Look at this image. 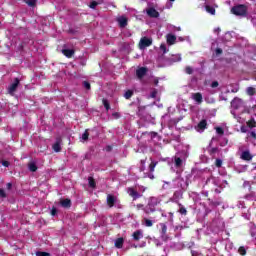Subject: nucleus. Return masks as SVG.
Returning a JSON list of instances; mask_svg holds the SVG:
<instances>
[{"instance_id":"obj_1","label":"nucleus","mask_w":256,"mask_h":256,"mask_svg":"<svg viewBox=\"0 0 256 256\" xmlns=\"http://www.w3.org/2000/svg\"><path fill=\"white\" fill-rule=\"evenodd\" d=\"M231 115H233L234 119L238 121V123H245V119L239 116L240 113H245V102L241 100V98H234L231 101Z\"/></svg>"},{"instance_id":"obj_2","label":"nucleus","mask_w":256,"mask_h":256,"mask_svg":"<svg viewBox=\"0 0 256 256\" xmlns=\"http://www.w3.org/2000/svg\"><path fill=\"white\" fill-rule=\"evenodd\" d=\"M163 201V196L150 197L148 205L144 208V212L149 215V213H155V208L157 205H161Z\"/></svg>"},{"instance_id":"obj_3","label":"nucleus","mask_w":256,"mask_h":256,"mask_svg":"<svg viewBox=\"0 0 256 256\" xmlns=\"http://www.w3.org/2000/svg\"><path fill=\"white\" fill-rule=\"evenodd\" d=\"M187 152H179L174 156V165L175 167H177L178 169H180V167H183L185 161L187 160Z\"/></svg>"},{"instance_id":"obj_4","label":"nucleus","mask_w":256,"mask_h":256,"mask_svg":"<svg viewBox=\"0 0 256 256\" xmlns=\"http://www.w3.org/2000/svg\"><path fill=\"white\" fill-rule=\"evenodd\" d=\"M231 13L237 17H247V7L243 4L231 8Z\"/></svg>"},{"instance_id":"obj_5","label":"nucleus","mask_w":256,"mask_h":256,"mask_svg":"<svg viewBox=\"0 0 256 256\" xmlns=\"http://www.w3.org/2000/svg\"><path fill=\"white\" fill-rule=\"evenodd\" d=\"M151 45H153V39L143 37V38L140 39L139 49H141V50L147 49V47H151Z\"/></svg>"},{"instance_id":"obj_6","label":"nucleus","mask_w":256,"mask_h":256,"mask_svg":"<svg viewBox=\"0 0 256 256\" xmlns=\"http://www.w3.org/2000/svg\"><path fill=\"white\" fill-rule=\"evenodd\" d=\"M17 87H19V79L15 78L14 82L8 88V93H10V95H13V93L17 91Z\"/></svg>"},{"instance_id":"obj_7","label":"nucleus","mask_w":256,"mask_h":256,"mask_svg":"<svg viewBox=\"0 0 256 256\" xmlns=\"http://www.w3.org/2000/svg\"><path fill=\"white\" fill-rule=\"evenodd\" d=\"M127 193H128V195H130V197H133L134 201H135L136 199H139L140 197H142V195L139 194V192H137V191H136L135 189H133V188H128V189H127Z\"/></svg>"},{"instance_id":"obj_8","label":"nucleus","mask_w":256,"mask_h":256,"mask_svg":"<svg viewBox=\"0 0 256 256\" xmlns=\"http://www.w3.org/2000/svg\"><path fill=\"white\" fill-rule=\"evenodd\" d=\"M115 203H117V197L108 194L107 195V205L108 207H113V205H115Z\"/></svg>"},{"instance_id":"obj_9","label":"nucleus","mask_w":256,"mask_h":256,"mask_svg":"<svg viewBox=\"0 0 256 256\" xmlns=\"http://www.w3.org/2000/svg\"><path fill=\"white\" fill-rule=\"evenodd\" d=\"M192 99L196 101L198 105H201L203 103V95L201 93H194L192 94Z\"/></svg>"},{"instance_id":"obj_10","label":"nucleus","mask_w":256,"mask_h":256,"mask_svg":"<svg viewBox=\"0 0 256 256\" xmlns=\"http://www.w3.org/2000/svg\"><path fill=\"white\" fill-rule=\"evenodd\" d=\"M136 75L138 77V79H143V77H145V75H147V68L145 67H141L136 71Z\"/></svg>"},{"instance_id":"obj_11","label":"nucleus","mask_w":256,"mask_h":256,"mask_svg":"<svg viewBox=\"0 0 256 256\" xmlns=\"http://www.w3.org/2000/svg\"><path fill=\"white\" fill-rule=\"evenodd\" d=\"M147 15L149 17H152L154 19H157V17H159V12L155 10V8H149L147 10Z\"/></svg>"},{"instance_id":"obj_12","label":"nucleus","mask_w":256,"mask_h":256,"mask_svg":"<svg viewBox=\"0 0 256 256\" xmlns=\"http://www.w3.org/2000/svg\"><path fill=\"white\" fill-rule=\"evenodd\" d=\"M117 22L120 27H127V17L125 16H120L117 18Z\"/></svg>"},{"instance_id":"obj_13","label":"nucleus","mask_w":256,"mask_h":256,"mask_svg":"<svg viewBox=\"0 0 256 256\" xmlns=\"http://www.w3.org/2000/svg\"><path fill=\"white\" fill-rule=\"evenodd\" d=\"M134 241H139V239H143V230H137L132 234Z\"/></svg>"},{"instance_id":"obj_14","label":"nucleus","mask_w":256,"mask_h":256,"mask_svg":"<svg viewBox=\"0 0 256 256\" xmlns=\"http://www.w3.org/2000/svg\"><path fill=\"white\" fill-rule=\"evenodd\" d=\"M207 127V121L206 120H202L196 127V130L199 131L200 133H202V131H205Z\"/></svg>"},{"instance_id":"obj_15","label":"nucleus","mask_w":256,"mask_h":256,"mask_svg":"<svg viewBox=\"0 0 256 256\" xmlns=\"http://www.w3.org/2000/svg\"><path fill=\"white\" fill-rule=\"evenodd\" d=\"M160 233H161V237L162 239H167V225H165L164 223H160Z\"/></svg>"},{"instance_id":"obj_16","label":"nucleus","mask_w":256,"mask_h":256,"mask_svg":"<svg viewBox=\"0 0 256 256\" xmlns=\"http://www.w3.org/2000/svg\"><path fill=\"white\" fill-rule=\"evenodd\" d=\"M241 159H243L244 161H251V159H253V156L251 155V152L244 151L241 154Z\"/></svg>"},{"instance_id":"obj_17","label":"nucleus","mask_w":256,"mask_h":256,"mask_svg":"<svg viewBox=\"0 0 256 256\" xmlns=\"http://www.w3.org/2000/svg\"><path fill=\"white\" fill-rule=\"evenodd\" d=\"M169 63H177L181 61V54H175L168 58Z\"/></svg>"},{"instance_id":"obj_18","label":"nucleus","mask_w":256,"mask_h":256,"mask_svg":"<svg viewBox=\"0 0 256 256\" xmlns=\"http://www.w3.org/2000/svg\"><path fill=\"white\" fill-rule=\"evenodd\" d=\"M166 39H167L168 45H175V41H177V37H175V35L173 34H168L166 36Z\"/></svg>"},{"instance_id":"obj_19","label":"nucleus","mask_w":256,"mask_h":256,"mask_svg":"<svg viewBox=\"0 0 256 256\" xmlns=\"http://www.w3.org/2000/svg\"><path fill=\"white\" fill-rule=\"evenodd\" d=\"M62 53H63V55H65V57L71 58V57H73V55H75V50H73V49H63Z\"/></svg>"},{"instance_id":"obj_20","label":"nucleus","mask_w":256,"mask_h":256,"mask_svg":"<svg viewBox=\"0 0 256 256\" xmlns=\"http://www.w3.org/2000/svg\"><path fill=\"white\" fill-rule=\"evenodd\" d=\"M123 243H125V240L123 238H118L115 240L114 245L117 249H122Z\"/></svg>"},{"instance_id":"obj_21","label":"nucleus","mask_w":256,"mask_h":256,"mask_svg":"<svg viewBox=\"0 0 256 256\" xmlns=\"http://www.w3.org/2000/svg\"><path fill=\"white\" fill-rule=\"evenodd\" d=\"M52 149L55 153H59L61 151V140H57L55 144H53Z\"/></svg>"},{"instance_id":"obj_22","label":"nucleus","mask_w":256,"mask_h":256,"mask_svg":"<svg viewBox=\"0 0 256 256\" xmlns=\"http://www.w3.org/2000/svg\"><path fill=\"white\" fill-rule=\"evenodd\" d=\"M60 205H62V207H64L65 209H69V207H71V200L70 199L61 200Z\"/></svg>"},{"instance_id":"obj_23","label":"nucleus","mask_w":256,"mask_h":256,"mask_svg":"<svg viewBox=\"0 0 256 256\" xmlns=\"http://www.w3.org/2000/svg\"><path fill=\"white\" fill-rule=\"evenodd\" d=\"M244 198L247 199L248 201H256V193L250 192L249 194H246Z\"/></svg>"},{"instance_id":"obj_24","label":"nucleus","mask_w":256,"mask_h":256,"mask_svg":"<svg viewBox=\"0 0 256 256\" xmlns=\"http://www.w3.org/2000/svg\"><path fill=\"white\" fill-rule=\"evenodd\" d=\"M176 181L178 183V187H181V189H185V187H187V183H185V180H183V178L178 177Z\"/></svg>"},{"instance_id":"obj_25","label":"nucleus","mask_w":256,"mask_h":256,"mask_svg":"<svg viewBox=\"0 0 256 256\" xmlns=\"http://www.w3.org/2000/svg\"><path fill=\"white\" fill-rule=\"evenodd\" d=\"M246 93L247 95H250V97H253V95H256V89L254 87H248Z\"/></svg>"},{"instance_id":"obj_26","label":"nucleus","mask_w":256,"mask_h":256,"mask_svg":"<svg viewBox=\"0 0 256 256\" xmlns=\"http://www.w3.org/2000/svg\"><path fill=\"white\" fill-rule=\"evenodd\" d=\"M28 168H29V171H31L32 173H35V171H37V164H35V162H30L28 164Z\"/></svg>"},{"instance_id":"obj_27","label":"nucleus","mask_w":256,"mask_h":256,"mask_svg":"<svg viewBox=\"0 0 256 256\" xmlns=\"http://www.w3.org/2000/svg\"><path fill=\"white\" fill-rule=\"evenodd\" d=\"M143 225H145V227H153V220H149L147 218L143 219Z\"/></svg>"},{"instance_id":"obj_28","label":"nucleus","mask_w":256,"mask_h":256,"mask_svg":"<svg viewBox=\"0 0 256 256\" xmlns=\"http://www.w3.org/2000/svg\"><path fill=\"white\" fill-rule=\"evenodd\" d=\"M205 9L207 13H210V15H215V8L213 6L206 5Z\"/></svg>"},{"instance_id":"obj_29","label":"nucleus","mask_w":256,"mask_h":256,"mask_svg":"<svg viewBox=\"0 0 256 256\" xmlns=\"http://www.w3.org/2000/svg\"><path fill=\"white\" fill-rule=\"evenodd\" d=\"M180 209H179V213L181 215H187V208H185L182 204H178Z\"/></svg>"},{"instance_id":"obj_30","label":"nucleus","mask_w":256,"mask_h":256,"mask_svg":"<svg viewBox=\"0 0 256 256\" xmlns=\"http://www.w3.org/2000/svg\"><path fill=\"white\" fill-rule=\"evenodd\" d=\"M87 139H89V132H88V130H86V131L82 134V136H81V141H82V142H85V141H87Z\"/></svg>"},{"instance_id":"obj_31","label":"nucleus","mask_w":256,"mask_h":256,"mask_svg":"<svg viewBox=\"0 0 256 256\" xmlns=\"http://www.w3.org/2000/svg\"><path fill=\"white\" fill-rule=\"evenodd\" d=\"M125 99H131L133 97V91L127 90L124 94Z\"/></svg>"},{"instance_id":"obj_32","label":"nucleus","mask_w":256,"mask_h":256,"mask_svg":"<svg viewBox=\"0 0 256 256\" xmlns=\"http://www.w3.org/2000/svg\"><path fill=\"white\" fill-rule=\"evenodd\" d=\"M26 3L29 5V7H35L37 0H26Z\"/></svg>"},{"instance_id":"obj_33","label":"nucleus","mask_w":256,"mask_h":256,"mask_svg":"<svg viewBox=\"0 0 256 256\" xmlns=\"http://www.w3.org/2000/svg\"><path fill=\"white\" fill-rule=\"evenodd\" d=\"M185 73H187V75H193V69L191 66H186Z\"/></svg>"},{"instance_id":"obj_34","label":"nucleus","mask_w":256,"mask_h":256,"mask_svg":"<svg viewBox=\"0 0 256 256\" xmlns=\"http://www.w3.org/2000/svg\"><path fill=\"white\" fill-rule=\"evenodd\" d=\"M155 167H157V162H151V164L149 165V169H150L151 173H153V171H155Z\"/></svg>"},{"instance_id":"obj_35","label":"nucleus","mask_w":256,"mask_h":256,"mask_svg":"<svg viewBox=\"0 0 256 256\" xmlns=\"http://www.w3.org/2000/svg\"><path fill=\"white\" fill-rule=\"evenodd\" d=\"M238 253H240L241 255H247V250H245V247H240L238 249Z\"/></svg>"},{"instance_id":"obj_36","label":"nucleus","mask_w":256,"mask_h":256,"mask_svg":"<svg viewBox=\"0 0 256 256\" xmlns=\"http://www.w3.org/2000/svg\"><path fill=\"white\" fill-rule=\"evenodd\" d=\"M103 105H104L106 111H109V109H111V107L109 106V101H107L105 99L103 100Z\"/></svg>"},{"instance_id":"obj_37","label":"nucleus","mask_w":256,"mask_h":256,"mask_svg":"<svg viewBox=\"0 0 256 256\" xmlns=\"http://www.w3.org/2000/svg\"><path fill=\"white\" fill-rule=\"evenodd\" d=\"M170 2L166 3V9H171L173 7V3H175V0H169Z\"/></svg>"},{"instance_id":"obj_38","label":"nucleus","mask_w":256,"mask_h":256,"mask_svg":"<svg viewBox=\"0 0 256 256\" xmlns=\"http://www.w3.org/2000/svg\"><path fill=\"white\" fill-rule=\"evenodd\" d=\"M36 256H51V254L47 252H36Z\"/></svg>"},{"instance_id":"obj_39","label":"nucleus","mask_w":256,"mask_h":256,"mask_svg":"<svg viewBox=\"0 0 256 256\" xmlns=\"http://www.w3.org/2000/svg\"><path fill=\"white\" fill-rule=\"evenodd\" d=\"M88 181H89L90 187H92V188L95 187V180H94L93 178L90 177V178L88 179Z\"/></svg>"},{"instance_id":"obj_40","label":"nucleus","mask_w":256,"mask_h":256,"mask_svg":"<svg viewBox=\"0 0 256 256\" xmlns=\"http://www.w3.org/2000/svg\"><path fill=\"white\" fill-rule=\"evenodd\" d=\"M247 125L250 129H253V127H255V120H250Z\"/></svg>"},{"instance_id":"obj_41","label":"nucleus","mask_w":256,"mask_h":256,"mask_svg":"<svg viewBox=\"0 0 256 256\" xmlns=\"http://www.w3.org/2000/svg\"><path fill=\"white\" fill-rule=\"evenodd\" d=\"M215 165H216V167H221V165H223V160H221V159H216Z\"/></svg>"},{"instance_id":"obj_42","label":"nucleus","mask_w":256,"mask_h":256,"mask_svg":"<svg viewBox=\"0 0 256 256\" xmlns=\"http://www.w3.org/2000/svg\"><path fill=\"white\" fill-rule=\"evenodd\" d=\"M160 50L163 51V53H167V46H165V44H161L160 45Z\"/></svg>"},{"instance_id":"obj_43","label":"nucleus","mask_w":256,"mask_h":256,"mask_svg":"<svg viewBox=\"0 0 256 256\" xmlns=\"http://www.w3.org/2000/svg\"><path fill=\"white\" fill-rule=\"evenodd\" d=\"M83 86H84L85 89H87V90L91 89V84H89V82H87V81H84V82H83Z\"/></svg>"},{"instance_id":"obj_44","label":"nucleus","mask_w":256,"mask_h":256,"mask_svg":"<svg viewBox=\"0 0 256 256\" xmlns=\"http://www.w3.org/2000/svg\"><path fill=\"white\" fill-rule=\"evenodd\" d=\"M97 5H99V4L95 1H93L90 3L89 7H90V9H95V7H97Z\"/></svg>"},{"instance_id":"obj_45","label":"nucleus","mask_w":256,"mask_h":256,"mask_svg":"<svg viewBox=\"0 0 256 256\" xmlns=\"http://www.w3.org/2000/svg\"><path fill=\"white\" fill-rule=\"evenodd\" d=\"M248 137H252V139H256V133L255 131H251L248 133Z\"/></svg>"},{"instance_id":"obj_46","label":"nucleus","mask_w":256,"mask_h":256,"mask_svg":"<svg viewBox=\"0 0 256 256\" xmlns=\"http://www.w3.org/2000/svg\"><path fill=\"white\" fill-rule=\"evenodd\" d=\"M216 133L218 135H223V128H221V127L216 128Z\"/></svg>"},{"instance_id":"obj_47","label":"nucleus","mask_w":256,"mask_h":256,"mask_svg":"<svg viewBox=\"0 0 256 256\" xmlns=\"http://www.w3.org/2000/svg\"><path fill=\"white\" fill-rule=\"evenodd\" d=\"M0 197L5 198L7 195L5 194V190L0 189Z\"/></svg>"},{"instance_id":"obj_48","label":"nucleus","mask_w":256,"mask_h":256,"mask_svg":"<svg viewBox=\"0 0 256 256\" xmlns=\"http://www.w3.org/2000/svg\"><path fill=\"white\" fill-rule=\"evenodd\" d=\"M211 87L213 89H215V87H219V82H217V81L212 82Z\"/></svg>"},{"instance_id":"obj_49","label":"nucleus","mask_w":256,"mask_h":256,"mask_svg":"<svg viewBox=\"0 0 256 256\" xmlns=\"http://www.w3.org/2000/svg\"><path fill=\"white\" fill-rule=\"evenodd\" d=\"M51 215H52L53 217H55V215H57V209H56V208H53V209L51 210Z\"/></svg>"},{"instance_id":"obj_50","label":"nucleus","mask_w":256,"mask_h":256,"mask_svg":"<svg viewBox=\"0 0 256 256\" xmlns=\"http://www.w3.org/2000/svg\"><path fill=\"white\" fill-rule=\"evenodd\" d=\"M2 165L4 167H9V161H2Z\"/></svg>"},{"instance_id":"obj_51","label":"nucleus","mask_w":256,"mask_h":256,"mask_svg":"<svg viewBox=\"0 0 256 256\" xmlns=\"http://www.w3.org/2000/svg\"><path fill=\"white\" fill-rule=\"evenodd\" d=\"M243 187H251V184L249 182L245 181L243 183Z\"/></svg>"},{"instance_id":"obj_52","label":"nucleus","mask_w":256,"mask_h":256,"mask_svg":"<svg viewBox=\"0 0 256 256\" xmlns=\"http://www.w3.org/2000/svg\"><path fill=\"white\" fill-rule=\"evenodd\" d=\"M221 53H223V50H221V48L216 49V54L217 55H221Z\"/></svg>"},{"instance_id":"obj_53","label":"nucleus","mask_w":256,"mask_h":256,"mask_svg":"<svg viewBox=\"0 0 256 256\" xmlns=\"http://www.w3.org/2000/svg\"><path fill=\"white\" fill-rule=\"evenodd\" d=\"M241 132H242V133H247V129H245V126H242V127H241Z\"/></svg>"},{"instance_id":"obj_54","label":"nucleus","mask_w":256,"mask_h":256,"mask_svg":"<svg viewBox=\"0 0 256 256\" xmlns=\"http://www.w3.org/2000/svg\"><path fill=\"white\" fill-rule=\"evenodd\" d=\"M146 189H147V188H145V187H143V186L140 187V191H142V193H145Z\"/></svg>"},{"instance_id":"obj_55","label":"nucleus","mask_w":256,"mask_h":256,"mask_svg":"<svg viewBox=\"0 0 256 256\" xmlns=\"http://www.w3.org/2000/svg\"><path fill=\"white\" fill-rule=\"evenodd\" d=\"M136 207L137 209H143V204H138Z\"/></svg>"},{"instance_id":"obj_56","label":"nucleus","mask_w":256,"mask_h":256,"mask_svg":"<svg viewBox=\"0 0 256 256\" xmlns=\"http://www.w3.org/2000/svg\"><path fill=\"white\" fill-rule=\"evenodd\" d=\"M219 31H221V28L214 29V33H219Z\"/></svg>"},{"instance_id":"obj_57","label":"nucleus","mask_w":256,"mask_h":256,"mask_svg":"<svg viewBox=\"0 0 256 256\" xmlns=\"http://www.w3.org/2000/svg\"><path fill=\"white\" fill-rule=\"evenodd\" d=\"M156 95H157V92H152V94H151V97H156Z\"/></svg>"},{"instance_id":"obj_58","label":"nucleus","mask_w":256,"mask_h":256,"mask_svg":"<svg viewBox=\"0 0 256 256\" xmlns=\"http://www.w3.org/2000/svg\"><path fill=\"white\" fill-rule=\"evenodd\" d=\"M11 187H12V184H11V183H8V184H7V189H11Z\"/></svg>"},{"instance_id":"obj_59","label":"nucleus","mask_w":256,"mask_h":256,"mask_svg":"<svg viewBox=\"0 0 256 256\" xmlns=\"http://www.w3.org/2000/svg\"><path fill=\"white\" fill-rule=\"evenodd\" d=\"M170 221H173V213H170Z\"/></svg>"},{"instance_id":"obj_60","label":"nucleus","mask_w":256,"mask_h":256,"mask_svg":"<svg viewBox=\"0 0 256 256\" xmlns=\"http://www.w3.org/2000/svg\"><path fill=\"white\" fill-rule=\"evenodd\" d=\"M177 229H181V227H179V226H176V227H175V230H177Z\"/></svg>"},{"instance_id":"obj_61","label":"nucleus","mask_w":256,"mask_h":256,"mask_svg":"<svg viewBox=\"0 0 256 256\" xmlns=\"http://www.w3.org/2000/svg\"><path fill=\"white\" fill-rule=\"evenodd\" d=\"M177 31H181V27H178V28H177Z\"/></svg>"},{"instance_id":"obj_62","label":"nucleus","mask_w":256,"mask_h":256,"mask_svg":"<svg viewBox=\"0 0 256 256\" xmlns=\"http://www.w3.org/2000/svg\"><path fill=\"white\" fill-rule=\"evenodd\" d=\"M252 237H255V234L252 233Z\"/></svg>"},{"instance_id":"obj_63","label":"nucleus","mask_w":256,"mask_h":256,"mask_svg":"<svg viewBox=\"0 0 256 256\" xmlns=\"http://www.w3.org/2000/svg\"><path fill=\"white\" fill-rule=\"evenodd\" d=\"M150 179H153V176H150Z\"/></svg>"},{"instance_id":"obj_64","label":"nucleus","mask_w":256,"mask_h":256,"mask_svg":"<svg viewBox=\"0 0 256 256\" xmlns=\"http://www.w3.org/2000/svg\"><path fill=\"white\" fill-rule=\"evenodd\" d=\"M150 179H153V176H150Z\"/></svg>"}]
</instances>
